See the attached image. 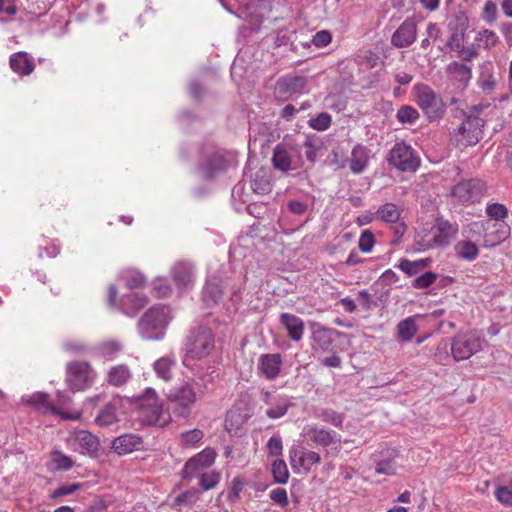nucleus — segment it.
Wrapping results in <instances>:
<instances>
[{
    "label": "nucleus",
    "mask_w": 512,
    "mask_h": 512,
    "mask_svg": "<svg viewBox=\"0 0 512 512\" xmlns=\"http://www.w3.org/2000/svg\"><path fill=\"white\" fill-rule=\"evenodd\" d=\"M397 340L409 342L418 332V327L413 317H407L397 324Z\"/></svg>",
    "instance_id": "obj_32"
},
{
    "label": "nucleus",
    "mask_w": 512,
    "mask_h": 512,
    "mask_svg": "<svg viewBox=\"0 0 512 512\" xmlns=\"http://www.w3.org/2000/svg\"><path fill=\"white\" fill-rule=\"evenodd\" d=\"M289 458L293 469L303 468L307 472L311 470L313 465L321 461L318 452L303 447H291L289 449Z\"/></svg>",
    "instance_id": "obj_17"
},
{
    "label": "nucleus",
    "mask_w": 512,
    "mask_h": 512,
    "mask_svg": "<svg viewBox=\"0 0 512 512\" xmlns=\"http://www.w3.org/2000/svg\"><path fill=\"white\" fill-rule=\"evenodd\" d=\"M282 357L278 353L263 354L259 358L258 369L268 380H274L280 374Z\"/></svg>",
    "instance_id": "obj_24"
},
{
    "label": "nucleus",
    "mask_w": 512,
    "mask_h": 512,
    "mask_svg": "<svg viewBox=\"0 0 512 512\" xmlns=\"http://www.w3.org/2000/svg\"><path fill=\"white\" fill-rule=\"evenodd\" d=\"M273 480L278 484H286L289 479V471L284 460H274L271 467Z\"/></svg>",
    "instance_id": "obj_42"
},
{
    "label": "nucleus",
    "mask_w": 512,
    "mask_h": 512,
    "mask_svg": "<svg viewBox=\"0 0 512 512\" xmlns=\"http://www.w3.org/2000/svg\"><path fill=\"white\" fill-rule=\"evenodd\" d=\"M416 37V22L412 18H407L393 33L391 37V44L396 48H406L415 42Z\"/></svg>",
    "instance_id": "obj_18"
},
{
    "label": "nucleus",
    "mask_w": 512,
    "mask_h": 512,
    "mask_svg": "<svg viewBox=\"0 0 512 512\" xmlns=\"http://www.w3.org/2000/svg\"><path fill=\"white\" fill-rule=\"evenodd\" d=\"M303 145L307 160L314 164L317 158V152L322 146L321 141L314 136H307Z\"/></svg>",
    "instance_id": "obj_47"
},
{
    "label": "nucleus",
    "mask_w": 512,
    "mask_h": 512,
    "mask_svg": "<svg viewBox=\"0 0 512 512\" xmlns=\"http://www.w3.org/2000/svg\"><path fill=\"white\" fill-rule=\"evenodd\" d=\"M495 497L497 500L506 505H512V490H510L507 486H500L495 490Z\"/></svg>",
    "instance_id": "obj_60"
},
{
    "label": "nucleus",
    "mask_w": 512,
    "mask_h": 512,
    "mask_svg": "<svg viewBox=\"0 0 512 512\" xmlns=\"http://www.w3.org/2000/svg\"><path fill=\"white\" fill-rule=\"evenodd\" d=\"M437 275L432 271H427L422 275L418 276L413 281V287L418 289H425L430 287L436 280Z\"/></svg>",
    "instance_id": "obj_53"
},
{
    "label": "nucleus",
    "mask_w": 512,
    "mask_h": 512,
    "mask_svg": "<svg viewBox=\"0 0 512 512\" xmlns=\"http://www.w3.org/2000/svg\"><path fill=\"white\" fill-rule=\"evenodd\" d=\"M136 405L143 416V422L149 425H164L163 405L153 388H146L144 393L136 398Z\"/></svg>",
    "instance_id": "obj_6"
},
{
    "label": "nucleus",
    "mask_w": 512,
    "mask_h": 512,
    "mask_svg": "<svg viewBox=\"0 0 512 512\" xmlns=\"http://www.w3.org/2000/svg\"><path fill=\"white\" fill-rule=\"evenodd\" d=\"M68 446L75 452L95 456L99 450V439L86 430H75L67 438Z\"/></svg>",
    "instance_id": "obj_11"
},
{
    "label": "nucleus",
    "mask_w": 512,
    "mask_h": 512,
    "mask_svg": "<svg viewBox=\"0 0 512 512\" xmlns=\"http://www.w3.org/2000/svg\"><path fill=\"white\" fill-rule=\"evenodd\" d=\"M171 275L179 289L189 288L194 283V269L189 262H177L171 269Z\"/></svg>",
    "instance_id": "obj_23"
},
{
    "label": "nucleus",
    "mask_w": 512,
    "mask_h": 512,
    "mask_svg": "<svg viewBox=\"0 0 512 512\" xmlns=\"http://www.w3.org/2000/svg\"><path fill=\"white\" fill-rule=\"evenodd\" d=\"M214 348L215 338L210 328L198 326L191 329L184 344L183 365L190 368L192 361L207 357Z\"/></svg>",
    "instance_id": "obj_1"
},
{
    "label": "nucleus",
    "mask_w": 512,
    "mask_h": 512,
    "mask_svg": "<svg viewBox=\"0 0 512 512\" xmlns=\"http://www.w3.org/2000/svg\"><path fill=\"white\" fill-rule=\"evenodd\" d=\"M280 323L286 328L289 337L293 341H300L303 337L304 322L294 314L282 313Z\"/></svg>",
    "instance_id": "obj_26"
},
{
    "label": "nucleus",
    "mask_w": 512,
    "mask_h": 512,
    "mask_svg": "<svg viewBox=\"0 0 512 512\" xmlns=\"http://www.w3.org/2000/svg\"><path fill=\"white\" fill-rule=\"evenodd\" d=\"M434 234V243L438 248L447 247L454 240L459 232L456 222H450L443 217H437L431 227Z\"/></svg>",
    "instance_id": "obj_16"
},
{
    "label": "nucleus",
    "mask_w": 512,
    "mask_h": 512,
    "mask_svg": "<svg viewBox=\"0 0 512 512\" xmlns=\"http://www.w3.org/2000/svg\"><path fill=\"white\" fill-rule=\"evenodd\" d=\"M167 397L171 403L175 404L174 413L181 417H187L196 402L197 395L191 383L183 382L172 388Z\"/></svg>",
    "instance_id": "obj_9"
},
{
    "label": "nucleus",
    "mask_w": 512,
    "mask_h": 512,
    "mask_svg": "<svg viewBox=\"0 0 512 512\" xmlns=\"http://www.w3.org/2000/svg\"><path fill=\"white\" fill-rule=\"evenodd\" d=\"M10 68L17 74L30 75L34 70V64L26 52H17L10 56Z\"/></svg>",
    "instance_id": "obj_28"
},
{
    "label": "nucleus",
    "mask_w": 512,
    "mask_h": 512,
    "mask_svg": "<svg viewBox=\"0 0 512 512\" xmlns=\"http://www.w3.org/2000/svg\"><path fill=\"white\" fill-rule=\"evenodd\" d=\"M117 406L114 403H107L100 409L95 418V422L102 427H107L118 422Z\"/></svg>",
    "instance_id": "obj_35"
},
{
    "label": "nucleus",
    "mask_w": 512,
    "mask_h": 512,
    "mask_svg": "<svg viewBox=\"0 0 512 512\" xmlns=\"http://www.w3.org/2000/svg\"><path fill=\"white\" fill-rule=\"evenodd\" d=\"M216 452L212 448H205L200 453L191 457L182 470V477L191 480L204 474V470L209 468L215 461Z\"/></svg>",
    "instance_id": "obj_12"
},
{
    "label": "nucleus",
    "mask_w": 512,
    "mask_h": 512,
    "mask_svg": "<svg viewBox=\"0 0 512 512\" xmlns=\"http://www.w3.org/2000/svg\"><path fill=\"white\" fill-rule=\"evenodd\" d=\"M482 18L487 23H493L497 18V6L492 0H488L485 2Z\"/></svg>",
    "instance_id": "obj_58"
},
{
    "label": "nucleus",
    "mask_w": 512,
    "mask_h": 512,
    "mask_svg": "<svg viewBox=\"0 0 512 512\" xmlns=\"http://www.w3.org/2000/svg\"><path fill=\"white\" fill-rule=\"evenodd\" d=\"M455 254L458 258L471 262L479 255V249L475 243L470 240H462L456 243Z\"/></svg>",
    "instance_id": "obj_34"
},
{
    "label": "nucleus",
    "mask_w": 512,
    "mask_h": 512,
    "mask_svg": "<svg viewBox=\"0 0 512 512\" xmlns=\"http://www.w3.org/2000/svg\"><path fill=\"white\" fill-rule=\"evenodd\" d=\"M486 345V339L476 331L458 332L450 341L451 356L457 362L468 360Z\"/></svg>",
    "instance_id": "obj_4"
},
{
    "label": "nucleus",
    "mask_w": 512,
    "mask_h": 512,
    "mask_svg": "<svg viewBox=\"0 0 512 512\" xmlns=\"http://www.w3.org/2000/svg\"><path fill=\"white\" fill-rule=\"evenodd\" d=\"M414 243L418 251H426L429 249L438 248L436 243H434V234L431 228L429 230L417 233L414 239Z\"/></svg>",
    "instance_id": "obj_41"
},
{
    "label": "nucleus",
    "mask_w": 512,
    "mask_h": 512,
    "mask_svg": "<svg viewBox=\"0 0 512 512\" xmlns=\"http://www.w3.org/2000/svg\"><path fill=\"white\" fill-rule=\"evenodd\" d=\"M175 365L176 361L174 358L164 356L154 362L153 369L159 379L169 382L173 378V368Z\"/></svg>",
    "instance_id": "obj_30"
},
{
    "label": "nucleus",
    "mask_w": 512,
    "mask_h": 512,
    "mask_svg": "<svg viewBox=\"0 0 512 512\" xmlns=\"http://www.w3.org/2000/svg\"><path fill=\"white\" fill-rule=\"evenodd\" d=\"M375 471L378 474L394 475L396 473V463L392 458L380 460L376 464Z\"/></svg>",
    "instance_id": "obj_54"
},
{
    "label": "nucleus",
    "mask_w": 512,
    "mask_h": 512,
    "mask_svg": "<svg viewBox=\"0 0 512 512\" xmlns=\"http://www.w3.org/2000/svg\"><path fill=\"white\" fill-rule=\"evenodd\" d=\"M267 450L270 456H280L283 452V444L280 436H272L267 442Z\"/></svg>",
    "instance_id": "obj_57"
},
{
    "label": "nucleus",
    "mask_w": 512,
    "mask_h": 512,
    "mask_svg": "<svg viewBox=\"0 0 512 512\" xmlns=\"http://www.w3.org/2000/svg\"><path fill=\"white\" fill-rule=\"evenodd\" d=\"M487 215L495 220H503L508 215L507 208L500 203H492L486 208Z\"/></svg>",
    "instance_id": "obj_52"
},
{
    "label": "nucleus",
    "mask_w": 512,
    "mask_h": 512,
    "mask_svg": "<svg viewBox=\"0 0 512 512\" xmlns=\"http://www.w3.org/2000/svg\"><path fill=\"white\" fill-rule=\"evenodd\" d=\"M469 19L464 12H457L448 18L447 28L450 32V37L445 44L449 49H460L463 43L466 30L468 28Z\"/></svg>",
    "instance_id": "obj_15"
},
{
    "label": "nucleus",
    "mask_w": 512,
    "mask_h": 512,
    "mask_svg": "<svg viewBox=\"0 0 512 512\" xmlns=\"http://www.w3.org/2000/svg\"><path fill=\"white\" fill-rule=\"evenodd\" d=\"M143 446V440L136 434H123L116 437L112 442V450L118 455H126Z\"/></svg>",
    "instance_id": "obj_22"
},
{
    "label": "nucleus",
    "mask_w": 512,
    "mask_h": 512,
    "mask_svg": "<svg viewBox=\"0 0 512 512\" xmlns=\"http://www.w3.org/2000/svg\"><path fill=\"white\" fill-rule=\"evenodd\" d=\"M79 488H80V485L77 483L59 486L57 489H55L52 492L51 498H59V497H63L66 495H70V494L74 493L75 491H77Z\"/></svg>",
    "instance_id": "obj_64"
},
{
    "label": "nucleus",
    "mask_w": 512,
    "mask_h": 512,
    "mask_svg": "<svg viewBox=\"0 0 512 512\" xmlns=\"http://www.w3.org/2000/svg\"><path fill=\"white\" fill-rule=\"evenodd\" d=\"M374 243H375L374 234L369 230H365L362 232V234L359 238L358 247L362 252L368 253L372 250Z\"/></svg>",
    "instance_id": "obj_55"
},
{
    "label": "nucleus",
    "mask_w": 512,
    "mask_h": 512,
    "mask_svg": "<svg viewBox=\"0 0 512 512\" xmlns=\"http://www.w3.org/2000/svg\"><path fill=\"white\" fill-rule=\"evenodd\" d=\"M16 12L14 0H0V19H4L5 16H13Z\"/></svg>",
    "instance_id": "obj_63"
},
{
    "label": "nucleus",
    "mask_w": 512,
    "mask_h": 512,
    "mask_svg": "<svg viewBox=\"0 0 512 512\" xmlns=\"http://www.w3.org/2000/svg\"><path fill=\"white\" fill-rule=\"evenodd\" d=\"M332 40V35L328 30H321L318 31L312 39V43L316 47H325L327 46Z\"/></svg>",
    "instance_id": "obj_62"
},
{
    "label": "nucleus",
    "mask_w": 512,
    "mask_h": 512,
    "mask_svg": "<svg viewBox=\"0 0 512 512\" xmlns=\"http://www.w3.org/2000/svg\"><path fill=\"white\" fill-rule=\"evenodd\" d=\"M478 85L484 93H490L496 86V79L488 69H484L478 79Z\"/></svg>",
    "instance_id": "obj_51"
},
{
    "label": "nucleus",
    "mask_w": 512,
    "mask_h": 512,
    "mask_svg": "<svg viewBox=\"0 0 512 512\" xmlns=\"http://www.w3.org/2000/svg\"><path fill=\"white\" fill-rule=\"evenodd\" d=\"M475 41L478 42V46L486 50L496 46L499 42V37L496 33L489 29H483L477 33Z\"/></svg>",
    "instance_id": "obj_44"
},
{
    "label": "nucleus",
    "mask_w": 512,
    "mask_h": 512,
    "mask_svg": "<svg viewBox=\"0 0 512 512\" xmlns=\"http://www.w3.org/2000/svg\"><path fill=\"white\" fill-rule=\"evenodd\" d=\"M481 109L473 106L469 112H463V120L453 136L458 146H474L483 137L484 120L478 115Z\"/></svg>",
    "instance_id": "obj_3"
},
{
    "label": "nucleus",
    "mask_w": 512,
    "mask_h": 512,
    "mask_svg": "<svg viewBox=\"0 0 512 512\" xmlns=\"http://www.w3.org/2000/svg\"><path fill=\"white\" fill-rule=\"evenodd\" d=\"M302 434L307 439L308 445H316L324 448L339 444L341 441L340 434L333 430L320 428L316 424L306 425L303 428Z\"/></svg>",
    "instance_id": "obj_13"
},
{
    "label": "nucleus",
    "mask_w": 512,
    "mask_h": 512,
    "mask_svg": "<svg viewBox=\"0 0 512 512\" xmlns=\"http://www.w3.org/2000/svg\"><path fill=\"white\" fill-rule=\"evenodd\" d=\"M308 80L301 75L288 74L281 76L273 88V96L279 102H285L296 95L303 94Z\"/></svg>",
    "instance_id": "obj_8"
},
{
    "label": "nucleus",
    "mask_w": 512,
    "mask_h": 512,
    "mask_svg": "<svg viewBox=\"0 0 512 512\" xmlns=\"http://www.w3.org/2000/svg\"><path fill=\"white\" fill-rule=\"evenodd\" d=\"M272 164L275 169L281 172H288L291 169L292 159L285 144H277L273 150Z\"/></svg>",
    "instance_id": "obj_29"
},
{
    "label": "nucleus",
    "mask_w": 512,
    "mask_h": 512,
    "mask_svg": "<svg viewBox=\"0 0 512 512\" xmlns=\"http://www.w3.org/2000/svg\"><path fill=\"white\" fill-rule=\"evenodd\" d=\"M485 191V183L480 179H470L456 184L452 188V195L459 203L479 201Z\"/></svg>",
    "instance_id": "obj_14"
},
{
    "label": "nucleus",
    "mask_w": 512,
    "mask_h": 512,
    "mask_svg": "<svg viewBox=\"0 0 512 512\" xmlns=\"http://www.w3.org/2000/svg\"><path fill=\"white\" fill-rule=\"evenodd\" d=\"M368 164V150L362 145L353 148L350 159V169L353 173H362Z\"/></svg>",
    "instance_id": "obj_31"
},
{
    "label": "nucleus",
    "mask_w": 512,
    "mask_h": 512,
    "mask_svg": "<svg viewBox=\"0 0 512 512\" xmlns=\"http://www.w3.org/2000/svg\"><path fill=\"white\" fill-rule=\"evenodd\" d=\"M222 168L223 156L221 153H216L213 156L208 157L203 164V169L207 178H213L217 172L222 170Z\"/></svg>",
    "instance_id": "obj_40"
},
{
    "label": "nucleus",
    "mask_w": 512,
    "mask_h": 512,
    "mask_svg": "<svg viewBox=\"0 0 512 512\" xmlns=\"http://www.w3.org/2000/svg\"><path fill=\"white\" fill-rule=\"evenodd\" d=\"M376 215L387 223L397 224L401 213L394 203L388 202L378 208Z\"/></svg>",
    "instance_id": "obj_36"
},
{
    "label": "nucleus",
    "mask_w": 512,
    "mask_h": 512,
    "mask_svg": "<svg viewBox=\"0 0 512 512\" xmlns=\"http://www.w3.org/2000/svg\"><path fill=\"white\" fill-rule=\"evenodd\" d=\"M316 418L320 419L323 422H326L328 424H331L334 427L343 428V422H344V415L341 413H338L337 411L330 409V408H324L317 411L315 414Z\"/></svg>",
    "instance_id": "obj_38"
},
{
    "label": "nucleus",
    "mask_w": 512,
    "mask_h": 512,
    "mask_svg": "<svg viewBox=\"0 0 512 512\" xmlns=\"http://www.w3.org/2000/svg\"><path fill=\"white\" fill-rule=\"evenodd\" d=\"M171 320V309L168 306L155 305L139 319L138 332L145 340H161Z\"/></svg>",
    "instance_id": "obj_2"
},
{
    "label": "nucleus",
    "mask_w": 512,
    "mask_h": 512,
    "mask_svg": "<svg viewBox=\"0 0 512 512\" xmlns=\"http://www.w3.org/2000/svg\"><path fill=\"white\" fill-rule=\"evenodd\" d=\"M430 263V259H419L416 261H410L408 259H402L396 267L403 271L408 276H415L420 271L425 269Z\"/></svg>",
    "instance_id": "obj_37"
},
{
    "label": "nucleus",
    "mask_w": 512,
    "mask_h": 512,
    "mask_svg": "<svg viewBox=\"0 0 512 512\" xmlns=\"http://www.w3.org/2000/svg\"><path fill=\"white\" fill-rule=\"evenodd\" d=\"M200 485L203 487L204 490H209L213 487H215L216 484L221 479V476L219 473L215 472H209L201 474L200 476Z\"/></svg>",
    "instance_id": "obj_56"
},
{
    "label": "nucleus",
    "mask_w": 512,
    "mask_h": 512,
    "mask_svg": "<svg viewBox=\"0 0 512 512\" xmlns=\"http://www.w3.org/2000/svg\"><path fill=\"white\" fill-rule=\"evenodd\" d=\"M415 102L430 122L440 120L446 113V104L441 96L427 84L414 86Z\"/></svg>",
    "instance_id": "obj_5"
},
{
    "label": "nucleus",
    "mask_w": 512,
    "mask_h": 512,
    "mask_svg": "<svg viewBox=\"0 0 512 512\" xmlns=\"http://www.w3.org/2000/svg\"><path fill=\"white\" fill-rule=\"evenodd\" d=\"M121 350L122 345L116 340L104 341L97 347L98 354L108 360L113 359Z\"/></svg>",
    "instance_id": "obj_43"
},
{
    "label": "nucleus",
    "mask_w": 512,
    "mask_h": 512,
    "mask_svg": "<svg viewBox=\"0 0 512 512\" xmlns=\"http://www.w3.org/2000/svg\"><path fill=\"white\" fill-rule=\"evenodd\" d=\"M388 162L401 172H415L420 166V158L405 142H397L389 152Z\"/></svg>",
    "instance_id": "obj_7"
},
{
    "label": "nucleus",
    "mask_w": 512,
    "mask_h": 512,
    "mask_svg": "<svg viewBox=\"0 0 512 512\" xmlns=\"http://www.w3.org/2000/svg\"><path fill=\"white\" fill-rule=\"evenodd\" d=\"M51 463L53 469L60 471H67L74 465L73 460L61 451H54L51 454Z\"/></svg>",
    "instance_id": "obj_45"
},
{
    "label": "nucleus",
    "mask_w": 512,
    "mask_h": 512,
    "mask_svg": "<svg viewBox=\"0 0 512 512\" xmlns=\"http://www.w3.org/2000/svg\"><path fill=\"white\" fill-rule=\"evenodd\" d=\"M250 186L254 193L267 195L272 191V171L268 167H260L250 178Z\"/></svg>",
    "instance_id": "obj_21"
},
{
    "label": "nucleus",
    "mask_w": 512,
    "mask_h": 512,
    "mask_svg": "<svg viewBox=\"0 0 512 512\" xmlns=\"http://www.w3.org/2000/svg\"><path fill=\"white\" fill-rule=\"evenodd\" d=\"M153 288L158 297H166L171 293V286L168 284V281L165 278L155 279Z\"/></svg>",
    "instance_id": "obj_59"
},
{
    "label": "nucleus",
    "mask_w": 512,
    "mask_h": 512,
    "mask_svg": "<svg viewBox=\"0 0 512 512\" xmlns=\"http://www.w3.org/2000/svg\"><path fill=\"white\" fill-rule=\"evenodd\" d=\"M28 403L45 412L49 411L51 413L58 414L62 419L65 420H78L81 417L80 412L66 413L57 410L55 406L49 401V396L43 392H37L31 395L29 397Z\"/></svg>",
    "instance_id": "obj_19"
},
{
    "label": "nucleus",
    "mask_w": 512,
    "mask_h": 512,
    "mask_svg": "<svg viewBox=\"0 0 512 512\" xmlns=\"http://www.w3.org/2000/svg\"><path fill=\"white\" fill-rule=\"evenodd\" d=\"M270 499L282 508L288 505L287 491L284 488H275L270 492Z\"/></svg>",
    "instance_id": "obj_61"
},
{
    "label": "nucleus",
    "mask_w": 512,
    "mask_h": 512,
    "mask_svg": "<svg viewBox=\"0 0 512 512\" xmlns=\"http://www.w3.org/2000/svg\"><path fill=\"white\" fill-rule=\"evenodd\" d=\"M420 117L419 112L417 109L410 105H403L401 106L396 114V118L399 122L405 124H413L415 123Z\"/></svg>",
    "instance_id": "obj_46"
},
{
    "label": "nucleus",
    "mask_w": 512,
    "mask_h": 512,
    "mask_svg": "<svg viewBox=\"0 0 512 512\" xmlns=\"http://www.w3.org/2000/svg\"><path fill=\"white\" fill-rule=\"evenodd\" d=\"M331 115L327 112H322L314 118L309 119L308 125L317 131H325L331 125Z\"/></svg>",
    "instance_id": "obj_49"
},
{
    "label": "nucleus",
    "mask_w": 512,
    "mask_h": 512,
    "mask_svg": "<svg viewBox=\"0 0 512 512\" xmlns=\"http://www.w3.org/2000/svg\"><path fill=\"white\" fill-rule=\"evenodd\" d=\"M340 335L342 333L337 330L321 327L313 331L312 339L320 350L329 352L333 349L334 336Z\"/></svg>",
    "instance_id": "obj_27"
},
{
    "label": "nucleus",
    "mask_w": 512,
    "mask_h": 512,
    "mask_svg": "<svg viewBox=\"0 0 512 512\" xmlns=\"http://www.w3.org/2000/svg\"><path fill=\"white\" fill-rule=\"evenodd\" d=\"M131 378V371L127 365L120 364L113 366L107 376L109 384L120 387L128 382Z\"/></svg>",
    "instance_id": "obj_33"
},
{
    "label": "nucleus",
    "mask_w": 512,
    "mask_h": 512,
    "mask_svg": "<svg viewBox=\"0 0 512 512\" xmlns=\"http://www.w3.org/2000/svg\"><path fill=\"white\" fill-rule=\"evenodd\" d=\"M290 407V402L286 397L273 399V404L266 410V415L270 419H278L283 417Z\"/></svg>",
    "instance_id": "obj_39"
},
{
    "label": "nucleus",
    "mask_w": 512,
    "mask_h": 512,
    "mask_svg": "<svg viewBox=\"0 0 512 512\" xmlns=\"http://www.w3.org/2000/svg\"><path fill=\"white\" fill-rule=\"evenodd\" d=\"M223 280L221 275L210 276L202 291V300L207 307H211L222 300Z\"/></svg>",
    "instance_id": "obj_20"
},
{
    "label": "nucleus",
    "mask_w": 512,
    "mask_h": 512,
    "mask_svg": "<svg viewBox=\"0 0 512 512\" xmlns=\"http://www.w3.org/2000/svg\"><path fill=\"white\" fill-rule=\"evenodd\" d=\"M446 72L453 81L458 83L459 88H465L472 77L471 67L458 61L450 63Z\"/></svg>",
    "instance_id": "obj_25"
},
{
    "label": "nucleus",
    "mask_w": 512,
    "mask_h": 512,
    "mask_svg": "<svg viewBox=\"0 0 512 512\" xmlns=\"http://www.w3.org/2000/svg\"><path fill=\"white\" fill-rule=\"evenodd\" d=\"M204 436V433L200 429H192L181 433V443L186 447H194Z\"/></svg>",
    "instance_id": "obj_50"
},
{
    "label": "nucleus",
    "mask_w": 512,
    "mask_h": 512,
    "mask_svg": "<svg viewBox=\"0 0 512 512\" xmlns=\"http://www.w3.org/2000/svg\"><path fill=\"white\" fill-rule=\"evenodd\" d=\"M123 302L125 304H127V303H131L132 304L133 312L129 313L127 311L126 313L131 315V316H133L138 310L142 309L143 307H145L148 304L149 299L144 294L131 293L129 295H126L123 298Z\"/></svg>",
    "instance_id": "obj_48"
},
{
    "label": "nucleus",
    "mask_w": 512,
    "mask_h": 512,
    "mask_svg": "<svg viewBox=\"0 0 512 512\" xmlns=\"http://www.w3.org/2000/svg\"><path fill=\"white\" fill-rule=\"evenodd\" d=\"M95 377L96 373L88 362L74 361L67 365V383L72 391L90 387Z\"/></svg>",
    "instance_id": "obj_10"
}]
</instances>
